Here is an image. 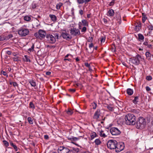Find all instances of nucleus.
<instances>
[{"label": "nucleus", "instance_id": "35", "mask_svg": "<svg viewBox=\"0 0 153 153\" xmlns=\"http://www.w3.org/2000/svg\"><path fill=\"white\" fill-rule=\"evenodd\" d=\"M62 5V3H59L58 4L56 5V9H60Z\"/></svg>", "mask_w": 153, "mask_h": 153}, {"label": "nucleus", "instance_id": "62", "mask_svg": "<svg viewBox=\"0 0 153 153\" xmlns=\"http://www.w3.org/2000/svg\"><path fill=\"white\" fill-rule=\"evenodd\" d=\"M51 74V72H49V71L47 72L46 73V75H50Z\"/></svg>", "mask_w": 153, "mask_h": 153}, {"label": "nucleus", "instance_id": "44", "mask_svg": "<svg viewBox=\"0 0 153 153\" xmlns=\"http://www.w3.org/2000/svg\"><path fill=\"white\" fill-rule=\"evenodd\" d=\"M77 2L79 4H82L84 2V0H77Z\"/></svg>", "mask_w": 153, "mask_h": 153}, {"label": "nucleus", "instance_id": "59", "mask_svg": "<svg viewBox=\"0 0 153 153\" xmlns=\"http://www.w3.org/2000/svg\"><path fill=\"white\" fill-rule=\"evenodd\" d=\"M6 53L8 55H10L11 53V52L10 51H8L6 52Z\"/></svg>", "mask_w": 153, "mask_h": 153}, {"label": "nucleus", "instance_id": "7", "mask_svg": "<svg viewBox=\"0 0 153 153\" xmlns=\"http://www.w3.org/2000/svg\"><path fill=\"white\" fill-rule=\"evenodd\" d=\"M29 31L27 28H21L18 30V34L21 36H25L28 35Z\"/></svg>", "mask_w": 153, "mask_h": 153}, {"label": "nucleus", "instance_id": "13", "mask_svg": "<svg viewBox=\"0 0 153 153\" xmlns=\"http://www.w3.org/2000/svg\"><path fill=\"white\" fill-rule=\"evenodd\" d=\"M61 36L62 38L66 40H70L72 39V36L68 33L62 32Z\"/></svg>", "mask_w": 153, "mask_h": 153}, {"label": "nucleus", "instance_id": "8", "mask_svg": "<svg viewBox=\"0 0 153 153\" xmlns=\"http://www.w3.org/2000/svg\"><path fill=\"white\" fill-rule=\"evenodd\" d=\"M124 148V145L123 143H121L117 144L116 145V148L114 149L117 152H119L122 151Z\"/></svg>", "mask_w": 153, "mask_h": 153}, {"label": "nucleus", "instance_id": "9", "mask_svg": "<svg viewBox=\"0 0 153 153\" xmlns=\"http://www.w3.org/2000/svg\"><path fill=\"white\" fill-rule=\"evenodd\" d=\"M110 132L113 135H117L120 134V131L117 128L112 127L110 129Z\"/></svg>", "mask_w": 153, "mask_h": 153}, {"label": "nucleus", "instance_id": "36", "mask_svg": "<svg viewBox=\"0 0 153 153\" xmlns=\"http://www.w3.org/2000/svg\"><path fill=\"white\" fill-rule=\"evenodd\" d=\"M69 139L71 141H75L78 140V139L77 137H73L69 138Z\"/></svg>", "mask_w": 153, "mask_h": 153}, {"label": "nucleus", "instance_id": "19", "mask_svg": "<svg viewBox=\"0 0 153 153\" xmlns=\"http://www.w3.org/2000/svg\"><path fill=\"white\" fill-rule=\"evenodd\" d=\"M114 14V12L113 10H109L108 12V16H113Z\"/></svg>", "mask_w": 153, "mask_h": 153}, {"label": "nucleus", "instance_id": "26", "mask_svg": "<svg viewBox=\"0 0 153 153\" xmlns=\"http://www.w3.org/2000/svg\"><path fill=\"white\" fill-rule=\"evenodd\" d=\"M94 142L95 143V144L97 145H99L101 143L100 140L98 139H96L94 141Z\"/></svg>", "mask_w": 153, "mask_h": 153}, {"label": "nucleus", "instance_id": "51", "mask_svg": "<svg viewBox=\"0 0 153 153\" xmlns=\"http://www.w3.org/2000/svg\"><path fill=\"white\" fill-rule=\"evenodd\" d=\"M13 85L14 87H16V86H18V84H17V83L16 82H13Z\"/></svg>", "mask_w": 153, "mask_h": 153}, {"label": "nucleus", "instance_id": "46", "mask_svg": "<svg viewBox=\"0 0 153 153\" xmlns=\"http://www.w3.org/2000/svg\"><path fill=\"white\" fill-rule=\"evenodd\" d=\"M114 0H112L109 4V5L110 6H113L114 5Z\"/></svg>", "mask_w": 153, "mask_h": 153}, {"label": "nucleus", "instance_id": "2", "mask_svg": "<svg viewBox=\"0 0 153 153\" xmlns=\"http://www.w3.org/2000/svg\"><path fill=\"white\" fill-rule=\"evenodd\" d=\"M46 38L47 42L50 44H54L56 42V39L59 38V34L58 33L53 34V35L51 34H47Z\"/></svg>", "mask_w": 153, "mask_h": 153}, {"label": "nucleus", "instance_id": "15", "mask_svg": "<svg viewBox=\"0 0 153 153\" xmlns=\"http://www.w3.org/2000/svg\"><path fill=\"white\" fill-rule=\"evenodd\" d=\"M49 16L53 22H55L56 21L57 18L55 15L53 14H50Z\"/></svg>", "mask_w": 153, "mask_h": 153}, {"label": "nucleus", "instance_id": "16", "mask_svg": "<svg viewBox=\"0 0 153 153\" xmlns=\"http://www.w3.org/2000/svg\"><path fill=\"white\" fill-rule=\"evenodd\" d=\"M126 92L128 95H131L133 93V91L132 89L129 88L127 89Z\"/></svg>", "mask_w": 153, "mask_h": 153}, {"label": "nucleus", "instance_id": "34", "mask_svg": "<svg viewBox=\"0 0 153 153\" xmlns=\"http://www.w3.org/2000/svg\"><path fill=\"white\" fill-rule=\"evenodd\" d=\"M1 75H3L4 76H6V77H8V75L7 74V73L3 70L1 71Z\"/></svg>", "mask_w": 153, "mask_h": 153}, {"label": "nucleus", "instance_id": "33", "mask_svg": "<svg viewBox=\"0 0 153 153\" xmlns=\"http://www.w3.org/2000/svg\"><path fill=\"white\" fill-rule=\"evenodd\" d=\"M10 144L12 146H13V148L15 149L16 151H17V150H18L17 147L16 146L14 145L13 144V143H10Z\"/></svg>", "mask_w": 153, "mask_h": 153}, {"label": "nucleus", "instance_id": "12", "mask_svg": "<svg viewBox=\"0 0 153 153\" xmlns=\"http://www.w3.org/2000/svg\"><path fill=\"white\" fill-rule=\"evenodd\" d=\"M101 112L100 110V109H97V111L95 112L93 116V118L96 120L98 119L99 117L100 116Z\"/></svg>", "mask_w": 153, "mask_h": 153}, {"label": "nucleus", "instance_id": "54", "mask_svg": "<svg viewBox=\"0 0 153 153\" xmlns=\"http://www.w3.org/2000/svg\"><path fill=\"white\" fill-rule=\"evenodd\" d=\"M69 91L71 92L74 93L75 91V89H69Z\"/></svg>", "mask_w": 153, "mask_h": 153}, {"label": "nucleus", "instance_id": "43", "mask_svg": "<svg viewBox=\"0 0 153 153\" xmlns=\"http://www.w3.org/2000/svg\"><path fill=\"white\" fill-rule=\"evenodd\" d=\"M146 79L148 81H150L152 79V77L151 76L149 75V76H146Z\"/></svg>", "mask_w": 153, "mask_h": 153}, {"label": "nucleus", "instance_id": "53", "mask_svg": "<svg viewBox=\"0 0 153 153\" xmlns=\"http://www.w3.org/2000/svg\"><path fill=\"white\" fill-rule=\"evenodd\" d=\"M146 89L147 91H150L151 90V88H150L148 86L146 87Z\"/></svg>", "mask_w": 153, "mask_h": 153}, {"label": "nucleus", "instance_id": "10", "mask_svg": "<svg viewBox=\"0 0 153 153\" xmlns=\"http://www.w3.org/2000/svg\"><path fill=\"white\" fill-rule=\"evenodd\" d=\"M70 33L71 35L76 36L79 35L80 33L79 29L73 27L71 29Z\"/></svg>", "mask_w": 153, "mask_h": 153}, {"label": "nucleus", "instance_id": "39", "mask_svg": "<svg viewBox=\"0 0 153 153\" xmlns=\"http://www.w3.org/2000/svg\"><path fill=\"white\" fill-rule=\"evenodd\" d=\"M67 113L68 114L71 115L73 114V111L69 109L67 111Z\"/></svg>", "mask_w": 153, "mask_h": 153}, {"label": "nucleus", "instance_id": "4", "mask_svg": "<svg viewBox=\"0 0 153 153\" xmlns=\"http://www.w3.org/2000/svg\"><path fill=\"white\" fill-rule=\"evenodd\" d=\"M117 142L114 140H109L107 143V146L108 148L111 149H114L116 148Z\"/></svg>", "mask_w": 153, "mask_h": 153}, {"label": "nucleus", "instance_id": "52", "mask_svg": "<svg viewBox=\"0 0 153 153\" xmlns=\"http://www.w3.org/2000/svg\"><path fill=\"white\" fill-rule=\"evenodd\" d=\"M101 42H104L105 41V37H102L101 38Z\"/></svg>", "mask_w": 153, "mask_h": 153}, {"label": "nucleus", "instance_id": "56", "mask_svg": "<svg viewBox=\"0 0 153 153\" xmlns=\"http://www.w3.org/2000/svg\"><path fill=\"white\" fill-rule=\"evenodd\" d=\"M13 61H19V59L18 58L16 57H14L13 58Z\"/></svg>", "mask_w": 153, "mask_h": 153}, {"label": "nucleus", "instance_id": "58", "mask_svg": "<svg viewBox=\"0 0 153 153\" xmlns=\"http://www.w3.org/2000/svg\"><path fill=\"white\" fill-rule=\"evenodd\" d=\"M93 44L92 43L90 44L89 45V47L90 49H91V48H92L93 47Z\"/></svg>", "mask_w": 153, "mask_h": 153}, {"label": "nucleus", "instance_id": "48", "mask_svg": "<svg viewBox=\"0 0 153 153\" xmlns=\"http://www.w3.org/2000/svg\"><path fill=\"white\" fill-rule=\"evenodd\" d=\"M145 41L143 42V45L145 46H147L148 45V41L146 40V39H145Z\"/></svg>", "mask_w": 153, "mask_h": 153}, {"label": "nucleus", "instance_id": "31", "mask_svg": "<svg viewBox=\"0 0 153 153\" xmlns=\"http://www.w3.org/2000/svg\"><path fill=\"white\" fill-rule=\"evenodd\" d=\"M29 107L30 108H32L33 109H34L35 108V106L34 105V104L31 102H30L29 103Z\"/></svg>", "mask_w": 153, "mask_h": 153}, {"label": "nucleus", "instance_id": "3", "mask_svg": "<svg viewBox=\"0 0 153 153\" xmlns=\"http://www.w3.org/2000/svg\"><path fill=\"white\" fill-rule=\"evenodd\" d=\"M47 34L45 31L40 30L38 32H36L34 33V36L38 39L42 40L46 37Z\"/></svg>", "mask_w": 153, "mask_h": 153}, {"label": "nucleus", "instance_id": "61", "mask_svg": "<svg viewBox=\"0 0 153 153\" xmlns=\"http://www.w3.org/2000/svg\"><path fill=\"white\" fill-rule=\"evenodd\" d=\"M71 59H69V58H68V59H66V58H65L64 59V61H66V60H68V61H71Z\"/></svg>", "mask_w": 153, "mask_h": 153}, {"label": "nucleus", "instance_id": "55", "mask_svg": "<svg viewBox=\"0 0 153 153\" xmlns=\"http://www.w3.org/2000/svg\"><path fill=\"white\" fill-rule=\"evenodd\" d=\"M147 48H149L151 49L152 48V45L151 44H148V45H147Z\"/></svg>", "mask_w": 153, "mask_h": 153}, {"label": "nucleus", "instance_id": "20", "mask_svg": "<svg viewBox=\"0 0 153 153\" xmlns=\"http://www.w3.org/2000/svg\"><path fill=\"white\" fill-rule=\"evenodd\" d=\"M29 82L32 86L35 87L36 86V82L33 80H29Z\"/></svg>", "mask_w": 153, "mask_h": 153}, {"label": "nucleus", "instance_id": "38", "mask_svg": "<svg viewBox=\"0 0 153 153\" xmlns=\"http://www.w3.org/2000/svg\"><path fill=\"white\" fill-rule=\"evenodd\" d=\"M27 120L30 123L33 124V120L30 117H28L27 118Z\"/></svg>", "mask_w": 153, "mask_h": 153}, {"label": "nucleus", "instance_id": "50", "mask_svg": "<svg viewBox=\"0 0 153 153\" xmlns=\"http://www.w3.org/2000/svg\"><path fill=\"white\" fill-rule=\"evenodd\" d=\"M93 40V38L92 37H89L88 40V42H92Z\"/></svg>", "mask_w": 153, "mask_h": 153}, {"label": "nucleus", "instance_id": "24", "mask_svg": "<svg viewBox=\"0 0 153 153\" xmlns=\"http://www.w3.org/2000/svg\"><path fill=\"white\" fill-rule=\"evenodd\" d=\"M31 19L30 17L28 16H26L24 18V20L27 21H29L31 20Z\"/></svg>", "mask_w": 153, "mask_h": 153}, {"label": "nucleus", "instance_id": "27", "mask_svg": "<svg viewBox=\"0 0 153 153\" xmlns=\"http://www.w3.org/2000/svg\"><path fill=\"white\" fill-rule=\"evenodd\" d=\"M138 102V97L137 96H136L134 100H133V102L136 104H137V102Z\"/></svg>", "mask_w": 153, "mask_h": 153}, {"label": "nucleus", "instance_id": "60", "mask_svg": "<svg viewBox=\"0 0 153 153\" xmlns=\"http://www.w3.org/2000/svg\"><path fill=\"white\" fill-rule=\"evenodd\" d=\"M103 21L104 22L105 24L106 23H107V20L106 19H105V18H104L103 19Z\"/></svg>", "mask_w": 153, "mask_h": 153}, {"label": "nucleus", "instance_id": "21", "mask_svg": "<svg viewBox=\"0 0 153 153\" xmlns=\"http://www.w3.org/2000/svg\"><path fill=\"white\" fill-rule=\"evenodd\" d=\"M142 22L143 23H144L146 20L147 19V17L146 16V15L145 13H142Z\"/></svg>", "mask_w": 153, "mask_h": 153}, {"label": "nucleus", "instance_id": "25", "mask_svg": "<svg viewBox=\"0 0 153 153\" xmlns=\"http://www.w3.org/2000/svg\"><path fill=\"white\" fill-rule=\"evenodd\" d=\"M82 25L83 26H88V23L87 22V21L85 19H83L82 20Z\"/></svg>", "mask_w": 153, "mask_h": 153}, {"label": "nucleus", "instance_id": "11", "mask_svg": "<svg viewBox=\"0 0 153 153\" xmlns=\"http://www.w3.org/2000/svg\"><path fill=\"white\" fill-rule=\"evenodd\" d=\"M59 153H69L70 150L67 148L60 146L58 149Z\"/></svg>", "mask_w": 153, "mask_h": 153}, {"label": "nucleus", "instance_id": "14", "mask_svg": "<svg viewBox=\"0 0 153 153\" xmlns=\"http://www.w3.org/2000/svg\"><path fill=\"white\" fill-rule=\"evenodd\" d=\"M105 107L107 108L108 110L110 111H113L114 110V108L112 105L106 104Z\"/></svg>", "mask_w": 153, "mask_h": 153}, {"label": "nucleus", "instance_id": "6", "mask_svg": "<svg viewBox=\"0 0 153 153\" xmlns=\"http://www.w3.org/2000/svg\"><path fill=\"white\" fill-rule=\"evenodd\" d=\"M141 59V56L139 54L137 55L135 57L130 59L131 62L135 65H138L140 63V59Z\"/></svg>", "mask_w": 153, "mask_h": 153}, {"label": "nucleus", "instance_id": "28", "mask_svg": "<svg viewBox=\"0 0 153 153\" xmlns=\"http://www.w3.org/2000/svg\"><path fill=\"white\" fill-rule=\"evenodd\" d=\"M97 136V134L95 132L92 133L91 135V139H94Z\"/></svg>", "mask_w": 153, "mask_h": 153}, {"label": "nucleus", "instance_id": "47", "mask_svg": "<svg viewBox=\"0 0 153 153\" xmlns=\"http://www.w3.org/2000/svg\"><path fill=\"white\" fill-rule=\"evenodd\" d=\"M85 65L87 67H88L90 68V65L87 62H85Z\"/></svg>", "mask_w": 153, "mask_h": 153}, {"label": "nucleus", "instance_id": "42", "mask_svg": "<svg viewBox=\"0 0 153 153\" xmlns=\"http://www.w3.org/2000/svg\"><path fill=\"white\" fill-rule=\"evenodd\" d=\"M86 30H87L86 27L85 26L83 27L81 30V32L83 33H85V32H86Z\"/></svg>", "mask_w": 153, "mask_h": 153}, {"label": "nucleus", "instance_id": "57", "mask_svg": "<svg viewBox=\"0 0 153 153\" xmlns=\"http://www.w3.org/2000/svg\"><path fill=\"white\" fill-rule=\"evenodd\" d=\"M83 11L82 10H79V13L81 15H83Z\"/></svg>", "mask_w": 153, "mask_h": 153}, {"label": "nucleus", "instance_id": "23", "mask_svg": "<svg viewBox=\"0 0 153 153\" xmlns=\"http://www.w3.org/2000/svg\"><path fill=\"white\" fill-rule=\"evenodd\" d=\"M146 36H153V30H149L147 33Z\"/></svg>", "mask_w": 153, "mask_h": 153}, {"label": "nucleus", "instance_id": "18", "mask_svg": "<svg viewBox=\"0 0 153 153\" xmlns=\"http://www.w3.org/2000/svg\"><path fill=\"white\" fill-rule=\"evenodd\" d=\"M147 58L149 60L151 59V57L152 56L151 54L149 52H146L145 53Z\"/></svg>", "mask_w": 153, "mask_h": 153}, {"label": "nucleus", "instance_id": "37", "mask_svg": "<svg viewBox=\"0 0 153 153\" xmlns=\"http://www.w3.org/2000/svg\"><path fill=\"white\" fill-rule=\"evenodd\" d=\"M147 28L149 30H153V26L152 25H149L147 26Z\"/></svg>", "mask_w": 153, "mask_h": 153}, {"label": "nucleus", "instance_id": "41", "mask_svg": "<svg viewBox=\"0 0 153 153\" xmlns=\"http://www.w3.org/2000/svg\"><path fill=\"white\" fill-rule=\"evenodd\" d=\"M34 45L33 44L31 48H29L28 49V51H30V52H31V51H33L34 50Z\"/></svg>", "mask_w": 153, "mask_h": 153}, {"label": "nucleus", "instance_id": "45", "mask_svg": "<svg viewBox=\"0 0 153 153\" xmlns=\"http://www.w3.org/2000/svg\"><path fill=\"white\" fill-rule=\"evenodd\" d=\"M36 4L35 3H33L31 5V7L33 8H35L36 7Z\"/></svg>", "mask_w": 153, "mask_h": 153}, {"label": "nucleus", "instance_id": "32", "mask_svg": "<svg viewBox=\"0 0 153 153\" xmlns=\"http://www.w3.org/2000/svg\"><path fill=\"white\" fill-rule=\"evenodd\" d=\"M91 105L93 109H95L96 108L97 104L96 102H94L93 103H92Z\"/></svg>", "mask_w": 153, "mask_h": 153}, {"label": "nucleus", "instance_id": "17", "mask_svg": "<svg viewBox=\"0 0 153 153\" xmlns=\"http://www.w3.org/2000/svg\"><path fill=\"white\" fill-rule=\"evenodd\" d=\"M99 135L101 137H107V135H106L105 133L103 131L101 130V131H99Z\"/></svg>", "mask_w": 153, "mask_h": 153}, {"label": "nucleus", "instance_id": "64", "mask_svg": "<svg viewBox=\"0 0 153 153\" xmlns=\"http://www.w3.org/2000/svg\"><path fill=\"white\" fill-rule=\"evenodd\" d=\"M91 14H87V18H90V17H91Z\"/></svg>", "mask_w": 153, "mask_h": 153}, {"label": "nucleus", "instance_id": "22", "mask_svg": "<svg viewBox=\"0 0 153 153\" xmlns=\"http://www.w3.org/2000/svg\"><path fill=\"white\" fill-rule=\"evenodd\" d=\"M138 40L140 41H142L144 39V36L140 33H139L138 34Z\"/></svg>", "mask_w": 153, "mask_h": 153}, {"label": "nucleus", "instance_id": "30", "mask_svg": "<svg viewBox=\"0 0 153 153\" xmlns=\"http://www.w3.org/2000/svg\"><path fill=\"white\" fill-rule=\"evenodd\" d=\"M149 131L151 132H153V124H152L148 128Z\"/></svg>", "mask_w": 153, "mask_h": 153}, {"label": "nucleus", "instance_id": "1", "mask_svg": "<svg viewBox=\"0 0 153 153\" xmlns=\"http://www.w3.org/2000/svg\"><path fill=\"white\" fill-rule=\"evenodd\" d=\"M126 123L128 125H134L135 123V117L132 114H128L125 118Z\"/></svg>", "mask_w": 153, "mask_h": 153}, {"label": "nucleus", "instance_id": "29", "mask_svg": "<svg viewBox=\"0 0 153 153\" xmlns=\"http://www.w3.org/2000/svg\"><path fill=\"white\" fill-rule=\"evenodd\" d=\"M25 59L24 60L26 62H30V60L29 58V57L27 55H25Z\"/></svg>", "mask_w": 153, "mask_h": 153}, {"label": "nucleus", "instance_id": "49", "mask_svg": "<svg viewBox=\"0 0 153 153\" xmlns=\"http://www.w3.org/2000/svg\"><path fill=\"white\" fill-rule=\"evenodd\" d=\"M13 37V35L12 34H9L7 36V39H9Z\"/></svg>", "mask_w": 153, "mask_h": 153}, {"label": "nucleus", "instance_id": "40", "mask_svg": "<svg viewBox=\"0 0 153 153\" xmlns=\"http://www.w3.org/2000/svg\"><path fill=\"white\" fill-rule=\"evenodd\" d=\"M3 143L4 144V145L6 146L7 147L9 146V143H8L6 141V140H4L3 141Z\"/></svg>", "mask_w": 153, "mask_h": 153}, {"label": "nucleus", "instance_id": "63", "mask_svg": "<svg viewBox=\"0 0 153 153\" xmlns=\"http://www.w3.org/2000/svg\"><path fill=\"white\" fill-rule=\"evenodd\" d=\"M91 0H84V2L85 4H86L89 1Z\"/></svg>", "mask_w": 153, "mask_h": 153}, {"label": "nucleus", "instance_id": "5", "mask_svg": "<svg viewBox=\"0 0 153 153\" xmlns=\"http://www.w3.org/2000/svg\"><path fill=\"white\" fill-rule=\"evenodd\" d=\"M146 123L145 120L142 117H140L137 122L138 128H143Z\"/></svg>", "mask_w": 153, "mask_h": 153}]
</instances>
